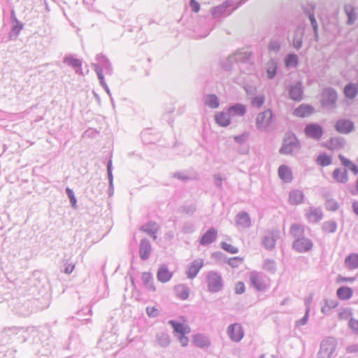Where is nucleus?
I'll use <instances>...</instances> for the list:
<instances>
[{"label": "nucleus", "mask_w": 358, "mask_h": 358, "mask_svg": "<svg viewBox=\"0 0 358 358\" xmlns=\"http://www.w3.org/2000/svg\"><path fill=\"white\" fill-rule=\"evenodd\" d=\"M337 92L331 87L323 90L321 94L320 103L322 106L327 110H333L336 108Z\"/></svg>", "instance_id": "nucleus-1"}, {"label": "nucleus", "mask_w": 358, "mask_h": 358, "mask_svg": "<svg viewBox=\"0 0 358 358\" xmlns=\"http://www.w3.org/2000/svg\"><path fill=\"white\" fill-rule=\"evenodd\" d=\"M336 345L337 342L334 338L328 337L324 339L320 344L318 358H330L334 353Z\"/></svg>", "instance_id": "nucleus-2"}, {"label": "nucleus", "mask_w": 358, "mask_h": 358, "mask_svg": "<svg viewBox=\"0 0 358 358\" xmlns=\"http://www.w3.org/2000/svg\"><path fill=\"white\" fill-rule=\"evenodd\" d=\"M299 143L294 135L287 136L283 142L280 152L283 155H294L299 151Z\"/></svg>", "instance_id": "nucleus-3"}, {"label": "nucleus", "mask_w": 358, "mask_h": 358, "mask_svg": "<svg viewBox=\"0 0 358 358\" xmlns=\"http://www.w3.org/2000/svg\"><path fill=\"white\" fill-rule=\"evenodd\" d=\"M208 289L211 292H217L222 287L221 276L216 272L210 271L206 275Z\"/></svg>", "instance_id": "nucleus-4"}, {"label": "nucleus", "mask_w": 358, "mask_h": 358, "mask_svg": "<svg viewBox=\"0 0 358 358\" xmlns=\"http://www.w3.org/2000/svg\"><path fill=\"white\" fill-rule=\"evenodd\" d=\"M273 122V114L270 110H266L259 113L256 119V124L258 128L265 129L269 127Z\"/></svg>", "instance_id": "nucleus-5"}, {"label": "nucleus", "mask_w": 358, "mask_h": 358, "mask_svg": "<svg viewBox=\"0 0 358 358\" xmlns=\"http://www.w3.org/2000/svg\"><path fill=\"white\" fill-rule=\"evenodd\" d=\"M227 334L234 342L240 341L244 336V331L239 324H233L228 327Z\"/></svg>", "instance_id": "nucleus-6"}, {"label": "nucleus", "mask_w": 358, "mask_h": 358, "mask_svg": "<svg viewBox=\"0 0 358 358\" xmlns=\"http://www.w3.org/2000/svg\"><path fill=\"white\" fill-rule=\"evenodd\" d=\"M203 259H196L191 262L186 271L187 278L190 279L195 278L203 267Z\"/></svg>", "instance_id": "nucleus-7"}, {"label": "nucleus", "mask_w": 358, "mask_h": 358, "mask_svg": "<svg viewBox=\"0 0 358 358\" xmlns=\"http://www.w3.org/2000/svg\"><path fill=\"white\" fill-rule=\"evenodd\" d=\"M250 282L252 286L258 291H263L267 287L266 282L263 277L259 273L255 272L250 273Z\"/></svg>", "instance_id": "nucleus-8"}, {"label": "nucleus", "mask_w": 358, "mask_h": 358, "mask_svg": "<svg viewBox=\"0 0 358 358\" xmlns=\"http://www.w3.org/2000/svg\"><path fill=\"white\" fill-rule=\"evenodd\" d=\"M336 130L341 134H349L354 129V124L349 120H339L335 124Z\"/></svg>", "instance_id": "nucleus-9"}, {"label": "nucleus", "mask_w": 358, "mask_h": 358, "mask_svg": "<svg viewBox=\"0 0 358 358\" xmlns=\"http://www.w3.org/2000/svg\"><path fill=\"white\" fill-rule=\"evenodd\" d=\"M169 323L173 327L174 333L178 335L188 334L191 331L187 322L180 323L175 320H170Z\"/></svg>", "instance_id": "nucleus-10"}, {"label": "nucleus", "mask_w": 358, "mask_h": 358, "mask_svg": "<svg viewBox=\"0 0 358 358\" xmlns=\"http://www.w3.org/2000/svg\"><path fill=\"white\" fill-rule=\"evenodd\" d=\"M311 242L304 237L299 238L294 243V248L299 252H306L311 248Z\"/></svg>", "instance_id": "nucleus-11"}, {"label": "nucleus", "mask_w": 358, "mask_h": 358, "mask_svg": "<svg viewBox=\"0 0 358 358\" xmlns=\"http://www.w3.org/2000/svg\"><path fill=\"white\" fill-rule=\"evenodd\" d=\"M289 94L294 101H301L303 97V90L300 83H296L290 86Z\"/></svg>", "instance_id": "nucleus-12"}, {"label": "nucleus", "mask_w": 358, "mask_h": 358, "mask_svg": "<svg viewBox=\"0 0 358 358\" xmlns=\"http://www.w3.org/2000/svg\"><path fill=\"white\" fill-rule=\"evenodd\" d=\"M172 273L164 265L159 267L157 271V277L159 281L166 282L172 278Z\"/></svg>", "instance_id": "nucleus-13"}, {"label": "nucleus", "mask_w": 358, "mask_h": 358, "mask_svg": "<svg viewBox=\"0 0 358 358\" xmlns=\"http://www.w3.org/2000/svg\"><path fill=\"white\" fill-rule=\"evenodd\" d=\"M313 108L310 105L301 104L298 108H296L294 114L295 116L299 117H306L310 116L312 114Z\"/></svg>", "instance_id": "nucleus-14"}, {"label": "nucleus", "mask_w": 358, "mask_h": 358, "mask_svg": "<svg viewBox=\"0 0 358 358\" xmlns=\"http://www.w3.org/2000/svg\"><path fill=\"white\" fill-rule=\"evenodd\" d=\"M278 176L282 180L285 182H289L292 180V173L291 169L286 165H282L278 169Z\"/></svg>", "instance_id": "nucleus-15"}, {"label": "nucleus", "mask_w": 358, "mask_h": 358, "mask_svg": "<svg viewBox=\"0 0 358 358\" xmlns=\"http://www.w3.org/2000/svg\"><path fill=\"white\" fill-rule=\"evenodd\" d=\"M193 343L199 348L208 347L210 344L209 339L204 335L198 334L193 336Z\"/></svg>", "instance_id": "nucleus-16"}, {"label": "nucleus", "mask_w": 358, "mask_h": 358, "mask_svg": "<svg viewBox=\"0 0 358 358\" xmlns=\"http://www.w3.org/2000/svg\"><path fill=\"white\" fill-rule=\"evenodd\" d=\"M151 252V245L148 241H142L140 245L139 254L142 259H147Z\"/></svg>", "instance_id": "nucleus-17"}, {"label": "nucleus", "mask_w": 358, "mask_h": 358, "mask_svg": "<svg viewBox=\"0 0 358 358\" xmlns=\"http://www.w3.org/2000/svg\"><path fill=\"white\" fill-rule=\"evenodd\" d=\"M345 265L350 270L358 268V254L352 253L347 256Z\"/></svg>", "instance_id": "nucleus-18"}, {"label": "nucleus", "mask_w": 358, "mask_h": 358, "mask_svg": "<svg viewBox=\"0 0 358 358\" xmlns=\"http://www.w3.org/2000/svg\"><path fill=\"white\" fill-rule=\"evenodd\" d=\"M334 179L341 183H346L348 180L346 169H336L333 172Z\"/></svg>", "instance_id": "nucleus-19"}, {"label": "nucleus", "mask_w": 358, "mask_h": 358, "mask_svg": "<svg viewBox=\"0 0 358 358\" xmlns=\"http://www.w3.org/2000/svg\"><path fill=\"white\" fill-rule=\"evenodd\" d=\"M217 236V231L214 229L208 230L201 238V243L202 245H208L213 243Z\"/></svg>", "instance_id": "nucleus-20"}, {"label": "nucleus", "mask_w": 358, "mask_h": 358, "mask_svg": "<svg viewBox=\"0 0 358 358\" xmlns=\"http://www.w3.org/2000/svg\"><path fill=\"white\" fill-rule=\"evenodd\" d=\"M337 296L341 300L350 299L353 294V290L348 287H341L337 289Z\"/></svg>", "instance_id": "nucleus-21"}, {"label": "nucleus", "mask_w": 358, "mask_h": 358, "mask_svg": "<svg viewBox=\"0 0 358 358\" xmlns=\"http://www.w3.org/2000/svg\"><path fill=\"white\" fill-rule=\"evenodd\" d=\"M175 292L177 297L181 300H185L189 297V289L184 285H178L175 287Z\"/></svg>", "instance_id": "nucleus-22"}, {"label": "nucleus", "mask_w": 358, "mask_h": 358, "mask_svg": "<svg viewBox=\"0 0 358 358\" xmlns=\"http://www.w3.org/2000/svg\"><path fill=\"white\" fill-rule=\"evenodd\" d=\"M344 94L349 99H354L358 94V87L354 83H348L344 88Z\"/></svg>", "instance_id": "nucleus-23"}, {"label": "nucleus", "mask_w": 358, "mask_h": 358, "mask_svg": "<svg viewBox=\"0 0 358 358\" xmlns=\"http://www.w3.org/2000/svg\"><path fill=\"white\" fill-rule=\"evenodd\" d=\"M303 195L299 190H294L291 192L289 196V201L292 205H296L303 201Z\"/></svg>", "instance_id": "nucleus-24"}, {"label": "nucleus", "mask_w": 358, "mask_h": 358, "mask_svg": "<svg viewBox=\"0 0 358 358\" xmlns=\"http://www.w3.org/2000/svg\"><path fill=\"white\" fill-rule=\"evenodd\" d=\"M338 157L341 162L342 165H343L348 169H350L355 175L358 173L357 166L354 163H352L350 159L345 158L342 155H339Z\"/></svg>", "instance_id": "nucleus-25"}, {"label": "nucleus", "mask_w": 358, "mask_h": 358, "mask_svg": "<svg viewBox=\"0 0 358 358\" xmlns=\"http://www.w3.org/2000/svg\"><path fill=\"white\" fill-rule=\"evenodd\" d=\"M345 141L344 138L341 137L331 138L329 140L330 149H340L344 147Z\"/></svg>", "instance_id": "nucleus-26"}, {"label": "nucleus", "mask_w": 358, "mask_h": 358, "mask_svg": "<svg viewBox=\"0 0 358 358\" xmlns=\"http://www.w3.org/2000/svg\"><path fill=\"white\" fill-rule=\"evenodd\" d=\"M316 162L319 165L326 166L332 163V157L326 153H322L317 156Z\"/></svg>", "instance_id": "nucleus-27"}, {"label": "nucleus", "mask_w": 358, "mask_h": 358, "mask_svg": "<svg viewBox=\"0 0 358 358\" xmlns=\"http://www.w3.org/2000/svg\"><path fill=\"white\" fill-rule=\"evenodd\" d=\"M345 11L346 15H348V23L349 24H352L355 23L357 15L355 13L354 7L351 5L345 6Z\"/></svg>", "instance_id": "nucleus-28"}, {"label": "nucleus", "mask_w": 358, "mask_h": 358, "mask_svg": "<svg viewBox=\"0 0 358 358\" xmlns=\"http://www.w3.org/2000/svg\"><path fill=\"white\" fill-rule=\"evenodd\" d=\"M215 120L216 122L222 127H226L229 125L230 123V119L229 115L224 113H217L215 115Z\"/></svg>", "instance_id": "nucleus-29"}, {"label": "nucleus", "mask_w": 358, "mask_h": 358, "mask_svg": "<svg viewBox=\"0 0 358 358\" xmlns=\"http://www.w3.org/2000/svg\"><path fill=\"white\" fill-rule=\"evenodd\" d=\"M237 223L242 227H248L250 224V219L248 214L241 213L237 216Z\"/></svg>", "instance_id": "nucleus-30"}, {"label": "nucleus", "mask_w": 358, "mask_h": 358, "mask_svg": "<svg viewBox=\"0 0 358 358\" xmlns=\"http://www.w3.org/2000/svg\"><path fill=\"white\" fill-rule=\"evenodd\" d=\"M337 224L335 221H327L322 224V229L325 232L334 233L336 231Z\"/></svg>", "instance_id": "nucleus-31"}, {"label": "nucleus", "mask_w": 358, "mask_h": 358, "mask_svg": "<svg viewBox=\"0 0 358 358\" xmlns=\"http://www.w3.org/2000/svg\"><path fill=\"white\" fill-rule=\"evenodd\" d=\"M206 104L212 108H217L219 106L217 97L213 94L207 96L206 99Z\"/></svg>", "instance_id": "nucleus-32"}, {"label": "nucleus", "mask_w": 358, "mask_h": 358, "mask_svg": "<svg viewBox=\"0 0 358 358\" xmlns=\"http://www.w3.org/2000/svg\"><path fill=\"white\" fill-rule=\"evenodd\" d=\"M142 229L148 234L155 235L158 230V226L155 222H150L143 226Z\"/></svg>", "instance_id": "nucleus-33"}, {"label": "nucleus", "mask_w": 358, "mask_h": 358, "mask_svg": "<svg viewBox=\"0 0 358 358\" xmlns=\"http://www.w3.org/2000/svg\"><path fill=\"white\" fill-rule=\"evenodd\" d=\"M245 112L243 106L237 105L229 108V113L232 115H243Z\"/></svg>", "instance_id": "nucleus-34"}, {"label": "nucleus", "mask_w": 358, "mask_h": 358, "mask_svg": "<svg viewBox=\"0 0 358 358\" xmlns=\"http://www.w3.org/2000/svg\"><path fill=\"white\" fill-rule=\"evenodd\" d=\"M142 280L145 285H150L152 290H155V286L152 284V275L149 272H145L142 275Z\"/></svg>", "instance_id": "nucleus-35"}, {"label": "nucleus", "mask_w": 358, "mask_h": 358, "mask_svg": "<svg viewBox=\"0 0 358 358\" xmlns=\"http://www.w3.org/2000/svg\"><path fill=\"white\" fill-rule=\"evenodd\" d=\"M263 244L267 249H272L275 247V241L272 236H265L263 239Z\"/></svg>", "instance_id": "nucleus-36"}, {"label": "nucleus", "mask_w": 358, "mask_h": 358, "mask_svg": "<svg viewBox=\"0 0 358 358\" xmlns=\"http://www.w3.org/2000/svg\"><path fill=\"white\" fill-rule=\"evenodd\" d=\"M243 258L241 257H234L228 259L227 263L233 268H236L243 263Z\"/></svg>", "instance_id": "nucleus-37"}, {"label": "nucleus", "mask_w": 358, "mask_h": 358, "mask_svg": "<svg viewBox=\"0 0 358 358\" xmlns=\"http://www.w3.org/2000/svg\"><path fill=\"white\" fill-rule=\"evenodd\" d=\"M221 247L224 250L231 254H236L238 252V250L236 247L227 242H222Z\"/></svg>", "instance_id": "nucleus-38"}, {"label": "nucleus", "mask_w": 358, "mask_h": 358, "mask_svg": "<svg viewBox=\"0 0 358 358\" xmlns=\"http://www.w3.org/2000/svg\"><path fill=\"white\" fill-rule=\"evenodd\" d=\"M298 63V58L294 55H290L287 57L286 59V65L288 67H294L296 66Z\"/></svg>", "instance_id": "nucleus-39"}, {"label": "nucleus", "mask_w": 358, "mask_h": 358, "mask_svg": "<svg viewBox=\"0 0 358 358\" xmlns=\"http://www.w3.org/2000/svg\"><path fill=\"white\" fill-rule=\"evenodd\" d=\"M326 208L331 211H335L338 208V203L334 199H329L326 201Z\"/></svg>", "instance_id": "nucleus-40"}, {"label": "nucleus", "mask_w": 358, "mask_h": 358, "mask_svg": "<svg viewBox=\"0 0 358 358\" xmlns=\"http://www.w3.org/2000/svg\"><path fill=\"white\" fill-rule=\"evenodd\" d=\"M352 311L349 308L343 309L338 314V317L341 320H348L352 318Z\"/></svg>", "instance_id": "nucleus-41"}, {"label": "nucleus", "mask_w": 358, "mask_h": 358, "mask_svg": "<svg viewBox=\"0 0 358 358\" xmlns=\"http://www.w3.org/2000/svg\"><path fill=\"white\" fill-rule=\"evenodd\" d=\"M348 327L354 333L358 335V320L350 318Z\"/></svg>", "instance_id": "nucleus-42"}, {"label": "nucleus", "mask_w": 358, "mask_h": 358, "mask_svg": "<svg viewBox=\"0 0 358 358\" xmlns=\"http://www.w3.org/2000/svg\"><path fill=\"white\" fill-rule=\"evenodd\" d=\"M235 292L237 294H241L245 292V287L243 282H237L234 286Z\"/></svg>", "instance_id": "nucleus-43"}, {"label": "nucleus", "mask_w": 358, "mask_h": 358, "mask_svg": "<svg viewBox=\"0 0 358 358\" xmlns=\"http://www.w3.org/2000/svg\"><path fill=\"white\" fill-rule=\"evenodd\" d=\"M276 64L274 62H271L268 68L267 69V74L269 78H272L276 73Z\"/></svg>", "instance_id": "nucleus-44"}, {"label": "nucleus", "mask_w": 358, "mask_h": 358, "mask_svg": "<svg viewBox=\"0 0 358 358\" xmlns=\"http://www.w3.org/2000/svg\"><path fill=\"white\" fill-rule=\"evenodd\" d=\"M323 134L322 127L318 124H315L314 127V137L315 140H319Z\"/></svg>", "instance_id": "nucleus-45"}, {"label": "nucleus", "mask_w": 358, "mask_h": 358, "mask_svg": "<svg viewBox=\"0 0 358 358\" xmlns=\"http://www.w3.org/2000/svg\"><path fill=\"white\" fill-rule=\"evenodd\" d=\"M264 102V97L263 96H258L252 100V105L257 108L261 107Z\"/></svg>", "instance_id": "nucleus-46"}, {"label": "nucleus", "mask_w": 358, "mask_h": 358, "mask_svg": "<svg viewBox=\"0 0 358 358\" xmlns=\"http://www.w3.org/2000/svg\"><path fill=\"white\" fill-rule=\"evenodd\" d=\"M146 313L150 317H156L159 314L158 309L154 306L147 307Z\"/></svg>", "instance_id": "nucleus-47"}, {"label": "nucleus", "mask_w": 358, "mask_h": 358, "mask_svg": "<svg viewBox=\"0 0 358 358\" xmlns=\"http://www.w3.org/2000/svg\"><path fill=\"white\" fill-rule=\"evenodd\" d=\"M356 280V277L346 278L341 275L338 276V282H352Z\"/></svg>", "instance_id": "nucleus-48"}, {"label": "nucleus", "mask_w": 358, "mask_h": 358, "mask_svg": "<svg viewBox=\"0 0 358 358\" xmlns=\"http://www.w3.org/2000/svg\"><path fill=\"white\" fill-rule=\"evenodd\" d=\"M186 335L187 334H182V335H179L178 336V339L180 341V343H181V345L183 347L187 346L188 345V343H189V339L186 336Z\"/></svg>", "instance_id": "nucleus-49"}, {"label": "nucleus", "mask_w": 358, "mask_h": 358, "mask_svg": "<svg viewBox=\"0 0 358 358\" xmlns=\"http://www.w3.org/2000/svg\"><path fill=\"white\" fill-rule=\"evenodd\" d=\"M66 193H67V195L72 203L73 206H76V197L73 194V192H72L71 189H70L69 188H67L66 189Z\"/></svg>", "instance_id": "nucleus-50"}, {"label": "nucleus", "mask_w": 358, "mask_h": 358, "mask_svg": "<svg viewBox=\"0 0 358 358\" xmlns=\"http://www.w3.org/2000/svg\"><path fill=\"white\" fill-rule=\"evenodd\" d=\"M158 341L160 345H166L169 343L170 339L167 335H162L161 337H158Z\"/></svg>", "instance_id": "nucleus-51"}, {"label": "nucleus", "mask_w": 358, "mask_h": 358, "mask_svg": "<svg viewBox=\"0 0 358 358\" xmlns=\"http://www.w3.org/2000/svg\"><path fill=\"white\" fill-rule=\"evenodd\" d=\"M190 6H191L192 11H194L195 13L199 12V10L200 9L199 3L197 1H196L195 0L190 1Z\"/></svg>", "instance_id": "nucleus-52"}, {"label": "nucleus", "mask_w": 358, "mask_h": 358, "mask_svg": "<svg viewBox=\"0 0 358 358\" xmlns=\"http://www.w3.org/2000/svg\"><path fill=\"white\" fill-rule=\"evenodd\" d=\"M302 230L301 229V228L296 225H294V226H292L291 227V233L294 236H299L301 235V234L302 233Z\"/></svg>", "instance_id": "nucleus-53"}, {"label": "nucleus", "mask_w": 358, "mask_h": 358, "mask_svg": "<svg viewBox=\"0 0 358 358\" xmlns=\"http://www.w3.org/2000/svg\"><path fill=\"white\" fill-rule=\"evenodd\" d=\"M279 48H280V44L277 41H272L270 43L269 45H268V49H269V50H271V51H277L279 50Z\"/></svg>", "instance_id": "nucleus-54"}, {"label": "nucleus", "mask_w": 358, "mask_h": 358, "mask_svg": "<svg viewBox=\"0 0 358 358\" xmlns=\"http://www.w3.org/2000/svg\"><path fill=\"white\" fill-rule=\"evenodd\" d=\"M346 350L349 353L358 352V344L350 345L347 347Z\"/></svg>", "instance_id": "nucleus-55"}, {"label": "nucleus", "mask_w": 358, "mask_h": 358, "mask_svg": "<svg viewBox=\"0 0 358 358\" xmlns=\"http://www.w3.org/2000/svg\"><path fill=\"white\" fill-rule=\"evenodd\" d=\"M323 217L322 212L320 208H315V222L322 220Z\"/></svg>", "instance_id": "nucleus-56"}, {"label": "nucleus", "mask_w": 358, "mask_h": 358, "mask_svg": "<svg viewBox=\"0 0 358 358\" xmlns=\"http://www.w3.org/2000/svg\"><path fill=\"white\" fill-rule=\"evenodd\" d=\"M305 133L307 136H313V125L309 124L305 128Z\"/></svg>", "instance_id": "nucleus-57"}, {"label": "nucleus", "mask_w": 358, "mask_h": 358, "mask_svg": "<svg viewBox=\"0 0 358 358\" xmlns=\"http://www.w3.org/2000/svg\"><path fill=\"white\" fill-rule=\"evenodd\" d=\"M301 38L294 41V45L296 48H299L301 46Z\"/></svg>", "instance_id": "nucleus-58"}, {"label": "nucleus", "mask_w": 358, "mask_h": 358, "mask_svg": "<svg viewBox=\"0 0 358 358\" xmlns=\"http://www.w3.org/2000/svg\"><path fill=\"white\" fill-rule=\"evenodd\" d=\"M352 207L354 212L358 215V201H355L352 203Z\"/></svg>", "instance_id": "nucleus-59"}, {"label": "nucleus", "mask_w": 358, "mask_h": 358, "mask_svg": "<svg viewBox=\"0 0 358 358\" xmlns=\"http://www.w3.org/2000/svg\"><path fill=\"white\" fill-rule=\"evenodd\" d=\"M71 64L75 67L80 66V62L78 59H71Z\"/></svg>", "instance_id": "nucleus-60"}, {"label": "nucleus", "mask_w": 358, "mask_h": 358, "mask_svg": "<svg viewBox=\"0 0 358 358\" xmlns=\"http://www.w3.org/2000/svg\"><path fill=\"white\" fill-rule=\"evenodd\" d=\"M330 311L331 309L327 306H325L322 308V312L324 314L329 315Z\"/></svg>", "instance_id": "nucleus-61"}, {"label": "nucleus", "mask_w": 358, "mask_h": 358, "mask_svg": "<svg viewBox=\"0 0 358 358\" xmlns=\"http://www.w3.org/2000/svg\"><path fill=\"white\" fill-rule=\"evenodd\" d=\"M327 306L330 308V309L331 310L332 308H335L336 306H337V303H336L335 301H331L330 303H328L327 302Z\"/></svg>", "instance_id": "nucleus-62"}, {"label": "nucleus", "mask_w": 358, "mask_h": 358, "mask_svg": "<svg viewBox=\"0 0 358 358\" xmlns=\"http://www.w3.org/2000/svg\"><path fill=\"white\" fill-rule=\"evenodd\" d=\"M74 268V266H69L65 268L66 273H71Z\"/></svg>", "instance_id": "nucleus-63"}, {"label": "nucleus", "mask_w": 358, "mask_h": 358, "mask_svg": "<svg viewBox=\"0 0 358 358\" xmlns=\"http://www.w3.org/2000/svg\"><path fill=\"white\" fill-rule=\"evenodd\" d=\"M317 27V25L316 21L315 20V27H314V29H315V41L317 40V35L316 34Z\"/></svg>", "instance_id": "nucleus-64"}]
</instances>
